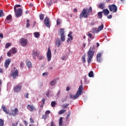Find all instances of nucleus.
<instances>
[{"label":"nucleus","mask_w":126,"mask_h":126,"mask_svg":"<svg viewBox=\"0 0 126 126\" xmlns=\"http://www.w3.org/2000/svg\"><path fill=\"white\" fill-rule=\"evenodd\" d=\"M83 85H80L75 95H73L72 94H70V98H72L73 99H76L79 97V96L81 95V94L83 93Z\"/></svg>","instance_id":"2"},{"label":"nucleus","mask_w":126,"mask_h":126,"mask_svg":"<svg viewBox=\"0 0 126 126\" xmlns=\"http://www.w3.org/2000/svg\"><path fill=\"white\" fill-rule=\"evenodd\" d=\"M101 54L100 53L97 54L96 58H101Z\"/></svg>","instance_id":"51"},{"label":"nucleus","mask_w":126,"mask_h":126,"mask_svg":"<svg viewBox=\"0 0 126 126\" xmlns=\"http://www.w3.org/2000/svg\"><path fill=\"white\" fill-rule=\"evenodd\" d=\"M47 75V73L44 72L42 74V76H44Z\"/></svg>","instance_id":"61"},{"label":"nucleus","mask_w":126,"mask_h":126,"mask_svg":"<svg viewBox=\"0 0 126 126\" xmlns=\"http://www.w3.org/2000/svg\"><path fill=\"white\" fill-rule=\"evenodd\" d=\"M93 48L90 47L87 52V62L88 63H91L94 55V52L93 51Z\"/></svg>","instance_id":"3"},{"label":"nucleus","mask_w":126,"mask_h":126,"mask_svg":"<svg viewBox=\"0 0 126 126\" xmlns=\"http://www.w3.org/2000/svg\"><path fill=\"white\" fill-rule=\"evenodd\" d=\"M92 11H93V9L91 6H90L89 8V9L88 8L83 9L82 10V12L80 13L79 15V18L80 19L83 17L87 18L89 16L90 13H92Z\"/></svg>","instance_id":"1"},{"label":"nucleus","mask_w":126,"mask_h":126,"mask_svg":"<svg viewBox=\"0 0 126 126\" xmlns=\"http://www.w3.org/2000/svg\"><path fill=\"white\" fill-rule=\"evenodd\" d=\"M88 36L90 38H92L93 39L94 38H93V35L92 34L90 33H89L88 34Z\"/></svg>","instance_id":"47"},{"label":"nucleus","mask_w":126,"mask_h":126,"mask_svg":"<svg viewBox=\"0 0 126 126\" xmlns=\"http://www.w3.org/2000/svg\"><path fill=\"white\" fill-rule=\"evenodd\" d=\"M56 80H53L50 82V85L51 86H54L56 85Z\"/></svg>","instance_id":"24"},{"label":"nucleus","mask_w":126,"mask_h":126,"mask_svg":"<svg viewBox=\"0 0 126 126\" xmlns=\"http://www.w3.org/2000/svg\"><path fill=\"white\" fill-rule=\"evenodd\" d=\"M39 19L40 20H43L44 18V15L43 14H40L39 16Z\"/></svg>","instance_id":"27"},{"label":"nucleus","mask_w":126,"mask_h":126,"mask_svg":"<svg viewBox=\"0 0 126 126\" xmlns=\"http://www.w3.org/2000/svg\"><path fill=\"white\" fill-rule=\"evenodd\" d=\"M49 95H50V94H49V92H48V93H46V96H47V97H49Z\"/></svg>","instance_id":"62"},{"label":"nucleus","mask_w":126,"mask_h":126,"mask_svg":"<svg viewBox=\"0 0 126 126\" xmlns=\"http://www.w3.org/2000/svg\"><path fill=\"white\" fill-rule=\"evenodd\" d=\"M22 88V86H20L19 85H17L14 86V92H15V93H20Z\"/></svg>","instance_id":"10"},{"label":"nucleus","mask_w":126,"mask_h":126,"mask_svg":"<svg viewBox=\"0 0 126 126\" xmlns=\"http://www.w3.org/2000/svg\"><path fill=\"white\" fill-rule=\"evenodd\" d=\"M30 20L28 19L27 20V27L29 28L30 26Z\"/></svg>","instance_id":"39"},{"label":"nucleus","mask_w":126,"mask_h":126,"mask_svg":"<svg viewBox=\"0 0 126 126\" xmlns=\"http://www.w3.org/2000/svg\"><path fill=\"white\" fill-rule=\"evenodd\" d=\"M4 16V13L2 10L0 11V17H3Z\"/></svg>","instance_id":"42"},{"label":"nucleus","mask_w":126,"mask_h":126,"mask_svg":"<svg viewBox=\"0 0 126 126\" xmlns=\"http://www.w3.org/2000/svg\"><path fill=\"white\" fill-rule=\"evenodd\" d=\"M30 121L32 123H34V120L32 119V118H31V119H30Z\"/></svg>","instance_id":"52"},{"label":"nucleus","mask_w":126,"mask_h":126,"mask_svg":"<svg viewBox=\"0 0 126 126\" xmlns=\"http://www.w3.org/2000/svg\"><path fill=\"white\" fill-rule=\"evenodd\" d=\"M96 61L98 63H101L102 59L101 57H96Z\"/></svg>","instance_id":"40"},{"label":"nucleus","mask_w":126,"mask_h":126,"mask_svg":"<svg viewBox=\"0 0 126 126\" xmlns=\"http://www.w3.org/2000/svg\"><path fill=\"white\" fill-rule=\"evenodd\" d=\"M59 125L60 126H63V117H60L59 119Z\"/></svg>","instance_id":"23"},{"label":"nucleus","mask_w":126,"mask_h":126,"mask_svg":"<svg viewBox=\"0 0 126 126\" xmlns=\"http://www.w3.org/2000/svg\"><path fill=\"white\" fill-rule=\"evenodd\" d=\"M102 12L104 14L105 16H107L110 13V11L107 9H103Z\"/></svg>","instance_id":"17"},{"label":"nucleus","mask_w":126,"mask_h":126,"mask_svg":"<svg viewBox=\"0 0 126 126\" xmlns=\"http://www.w3.org/2000/svg\"><path fill=\"white\" fill-rule=\"evenodd\" d=\"M24 63L23 62H21V63L20 64V66H21V68H24Z\"/></svg>","instance_id":"44"},{"label":"nucleus","mask_w":126,"mask_h":126,"mask_svg":"<svg viewBox=\"0 0 126 126\" xmlns=\"http://www.w3.org/2000/svg\"><path fill=\"white\" fill-rule=\"evenodd\" d=\"M2 109L3 110V111L6 113V114H10V113H8V111H7V109L4 106V105H2Z\"/></svg>","instance_id":"18"},{"label":"nucleus","mask_w":126,"mask_h":126,"mask_svg":"<svg viewBox=\"0 0 126 126\" xmlns=\"http://www.w3.org/2000/svg\"><path fill=\"white\" fill-rule=\"evenodd\" d=\"M14 11H15V15H16V17H21L23 14V10L22 8H19L16 10V8L14 7Z\"/></svg>","instance_id":"5"},{"label":"nucleus","mask_w":126,"mask_h":126,"mask_svg":"<svg viewBox=\"0 0 126 126\" xmlns=\"http://www.w3.org/2000/svg\"><path fill=\"white\" fill-rule=\"evenodd\" d=\"M109 11L115 13L117 11L118 8L115 4H111L108 6Z\"/></svg>","instance_id":"6"},{"label":"nucleus","mask_w":126,"mask_h":126,"mask_svg":"<svg viewBox=\"0 0 126 126\" xmlns=\"http://www.w3.org/2000/svg\"><path fill=\"white\" fill-rule=\"evenodd\" d=\"M56 105V102L55 101H52L51 103V106L52 107H55Z\"/></svg>","instance_id":"33"},{"label":"nucleus","mask_w":126,"mask_h":126,"mask_svg":"<svg viewBox=\"0 0 126 126\" xmlns=\"http://www.w3.org/2000/svg\"><path fill=\"white\" fill-rule=\"evenodd\" d=\"M45 98H42V99H41V102H42V105H44V104H45Z\"/></svg>","instance_id":"46"},{"label":"nucleus","mask_w":126,"mask_h":126,"mask_svg":"<svg viewBox=\"0 0 126 126\" xmlns=\"http://www.w3.org/2000/svg\"><path fill=\"white\" fill-rule=\"evenodd\" d=\"M0 37L2 38L3 37V35L2 33H0Z\"/></svg>","instance_id":"60"},{"label":"nucleus","mask_w":126,"mask_h":126,"mask_svg":"<svg viewBox=\"0 0 126 126\" xmlns=\"http://www.w3.org/2000/svg\"><path fill=\"white\" fill-rule=\"evenodd\" d=\"M24 124H25V125H26V126H28V123L26 120L24 121Z\"/></svg>","instance_id":"54"},{"label":"nucleus","mask_w":126,"mask_h":126,"mask_svg":"<svg viewBox=\"0 0 126 126\" xmlns=\"http://www.w3.org/2000/svg\"><path fill=\"white\" fill-rule=\"evenodd\" d=\"M12 17L11 15H9L7 16V17H6L5 21H6L7 20H10L12 19Z\"/></svg>","instance_id":"30"},{"label":"nucleus","mask_w":126,"mask_h":126,"mask_svg":"<svg viewBox=\"0 0 126 126\" xmlns=\"http://www.w3.org/2000/svg\"><path fill=\"white\" fill-rule=\"evenodd\" d=\"M19 111L17 108H15L14 110H12V114H10L9 115H12L14 117L18 115Z\"/></svg>","instance_id":"13"},{"label":"nucleus","mask_w":126,"mask_h":126,"mask_svg":"<svg viewBox=\"0 0 126 126\" xmlns=\"http://www.w3.org/2000/svg\"><path fill=\"white\" fill-rule=\"evenodd\" d=\"M61 40L62 42H64L65 40V35H61Z\"/></svg>","instance_id":"29"},{"label":"nucleus","mask_w":126,"mask_h":126,"mask_svg":"<svg viewBox=\"0 0 126 126\" xmlns=\"http://www.w3.org/2000/svg\"><path fill=\"white\" fill-rule=\"evenodd\" d=\"M104 28V25L102 24L101 26H98V29L97 30V32L102 31Z\"/></svg>","instance_id":"20"},{"label":"nucleus","mask_w":126,"mask_h":126,"mask_svg":"<svg viewBox=\"0 0 126 126\" xmlns=\"http://www.w3.org/2000/svg\"><path fill=\"white\" fill-rule=\"evenodd\" d=\"M62 22V20L61 19H58L57 20V25H60Z\"/></svg>","instance_id":"41"},{"label":"nucleus","mask_w":126,"mask_h":126,"mask_svg":"<svg viewBox=\"0 0 126 126\" xmlns=\"http://www.w3.org/2000/svg\"><path fill=\"white\" fill-rule=\"evenodd\" d=\"M61 60L62 61H66L67 60V58L65 56H63L61 57Z\"/></svg>","instance_id":"45"},{"label":"nucleus","mask_w":126,"mask_h":126,"mask_svg":"<svg viewBox=\"0 0 126 126\" xmlns=\"http://www.w3.org/2000/svg\"><path fill=\"white\" fill-rule=\"evenodd\" d=\"M55 126V124H54L53 121H52V122H51V126Z\"/></svg>","instance_id":"57"},{"label":"nucleus","mask_w":126,"mask_h":126,"mask_svg":"<svg viewBox=\"0 0 126 126\" xmlns=\"http://www.w3.org/2000/svg\"><path fill=\"white\" fill-rule=\"evenodd\" d=\"M21 5L18 4V5H15V6H14V7L16 8V7H21Z\"/></svg>","instance_id":"53"},{"label":"nucleus","mask_w":126,"mask_h":126,"mask_svg":"<svg viewBox=\"0 0 126 126\" xmlns=\"http://www.w3.org/2000/svg\"><path fill=\"white\" fill-rule=\"evenodd\" d=\"M64 29H62V28H61L60 29V34H59V35H64Z\"/></svg>","instance_id":"19"},{"label":"nucleus","mask_w":126,"mask_h":126,"mask_svg":"<svg viewBox=\"0 0 126 126\" xmlns=\"http://www.w3.org/2000/svg\"><path fill=\"white\" fill-rule=\"evenodd\" d=\"M44 23L47 27L50 28L51 24H50V19L48 17H46L45 18Z\"/></svg>","instance_id":"11"},{"label":"nucleus","mask_w":126,"mask_h":126,"mask_svg":"<svg viewBox=\"0 0 126 126\" xmlns=\"http://www.w3.org/2000/svg\"><path fill=\"white\" fill-rule=\"evenodd\" d=\"M112 18V15H108L107 16L108 19H111Z\"/></svg>","instance_id":"56"},{"label":"nucleus","mask_w":126,"mask_h":126,"mask_svg":"<svg viewBox=\"0 0 126 126\" xmlns=\"http://www.w3.org/2000/svg\"><path fill=\"white\" fill-rule=\"evenodd\" d=\"M28 40L27 39L22 38L20 39V44L23 47H25L28 44Z\"/></svg>","instance_id":"8"},{"label":"nucleus","mask_w":126,"mask_h":126,"mask_svg":"<svg viewBox=\"0 0 126 126\" xmlns=\"http://www.w3.org/2000/svg\"><path fill=\"white\" fill-rule=\"evenodd\" d=\"M51 2H47V5L48 6H50L51 5Z\"/></svg>","instance_id":"58"},{"label":"nucleus","mask_w":126,"mask_h":126,"mask_svg":"<svg viewBox=\"0 0 126 126\" xmlns=\"http://www.w3.org/2000/svg\"><path fill=\"white\" fill-rule=\"evenodd\" d=\"M10 75L13 77V79L15 80L16 78V77L19 76L18 70L17 69L14 71H11V74H10Z\"/></svg>","instance_id":"7"},{"label":"nucleus","mask_w":126,"mask_h":126,"mask_svg":"<svg viewBox=\"0 0 126 126\" xmlns=\"http://www.w3.org/2000/svg\"><path fill=\"white\" fill-rule=\"evenodd\" d=\"M27 66L29 67V68H31L32 67V62L30 61H29L27 63Z\"/></svg>","instance_id":"25"},{"label":"nucleus","mask_w":126,"mask_h":126,"mask_svg":"<svg viewBox=\"0 0 126 126\" xmlns=\"http://www.w3.org/2000/svg\"><path fill=\"white\" fill-rule=\"evenodd\" d=\"M98 18L101 19L102 18V12H99L97 13Z\"/></svg>","instance_id":"28"},{"label":"nucleus","mask_w":126,"mask_h":126,"mask_svg":"<svg viewBox=\"0 0 126 126\" xmlns=\"http://www.w3.org/2000/svg\"><path fill=\"white\" fill-rule=\"evenodd\" d=\"M4 126V122L3 120L1 119H0V126Z\"/></svg>","instance_id":"37"},{"label":"nucleus","mask_w":126,"mask_h":126,"mask_svg":"<svg viewBox=\"0 0 126 126\" xmlns=\"http://www.w3.org/2000/svg\"><path fill=\"white\" fill-rule=\"evenodd\" d=\"M69 106V104H66V105H63L62 108L63 109L67 108V107Z\"/></svg>","instance_id":"36"},{"label":"nucleus","mask_w":126,"mask_h":126,"mask_svg":"<svg viewBox=\"0 0 126 126\" xmlns=\"http://www.w3.org/2000/svg\"><path fill=\"white\" fill-rule=\"evenodd\" d=\"M66 111V110H61L59 112V115H62L63 113H64V112H65Z\"/></svg>","instance_id":"32"},{"label":"nucleus","mask_w":126,"mask_h":126,"mask_svg":"<svg viewBox=\"0 0 126 126\" xmlns=\"http://www.w3.org/2000/svg\"><path fill=\"white\" fill-rule=\"evenodd\" d=\"M11 53H12V52H10V50L9 52H8L7 53V56H8V57H11Z\"/></svg>","instance_id":"43"},{"label":"nucleus","mask_w":126,"mask_h":126,"mask_svg":"<svg viewBox=\"0 0 126 126\" xmlns=\"http://www.w3.org/2000/svg\"><path fill=\"white\" fill-rule=\"evenodd\" d=\"M70 91V88L69 87H67L66 88V92H69Z\"/></svg>","instance_id":"55"},{"label":"nucleus","mask_w":126,"mask_h":126,"mask_svg":"<svg viewBox=\"0 0 126 126\" xmlns=\"http://www.w3.org/2000/svg\"><path fill=\"white\" fill-rule=\"evenodd\" d=\"M48 118H49V115L46 114L42 115V119L44 120H46Z\"/></svg>","instance_id":"34"},{"label":"nucleus","mask_w":126,"mask_h":126,"mask_svg":"<svg viewBox=\"0 0 126 126\" xmlns=\"http://www.w3.org/2000/svg\"><path fill=\"white\" fill-rule=\"evenodd\" d=\"M72 34V32H69V34H68L67 36L69 38H68L67 40V43H69V41H70V40L73 39L72 35H71Z\"/></svg>","instance_id":"16"},{"label":"nucleus","mask_w":126,"mask_h":126,"mask_svg":"<svg viewBox=\"0 0 126 126\" xmlns=\"http://www.w3.org/2000/svg\"><path fill=\"white\" fill-rule=\"evenodd\" d=\"M10 52H11V53H13V54H16L17 50L16 48H13L11 49V50H10Z\"/></svg>","instance_id":"21"},{"label":"nucleus","mask_w":126,"mask_h":126,"mask_svg":"<svg viewBox=\"0 0 126 126\" xmlns=\"http://www.w3.org/2000/svg\"><path fill=\"white\" fill-rule=\"evenodd\" d=\"M28 110L30 112H33L36 110L35 106L33 104H28Z\"/></svg>","instance_id":"12"},{"label":"nucleus","mask_w":126,"mask_h":126,"mask_svg":"<svg viewBox=\"0 0 126 126\" xmlns=\"http://www.w3.org/2000/svg\"><path fill=\"white\" fill-rule=\"evenodd\" d=\"M0 73H3V70L2 69H0Z\"/></svg>","instance_id":"63"},{"label":"nucleus","mask_w":126,"mask_h":126,"mask_svg":"<svg viewBox=\"0 0 126 126\" xmlns=\"http://www.w3.org/2000/svg\"><path fill=\"white\" fill-rule=\"evenodd\" d=\"M29 93H27V94H25V98H29Z\"/></svg>","instance_id":"49"},{"label":"nucleus","mask_w":126,"mask_h":126,"mask_svg":"<svg viewBox=\"0 0 126 126\" xmlns=\"http://www.w3.org/2000/svg\"><path fill=\"white\" fill-rule=\"evenodd\" d=\"M88 76L90 78H94V74L93 71H90V72L88 74Z\"/></svg>","instance_id":"22"},{"label":"nucleus","mask_w":126,"mask_h":126,"mask_svg":"<svg viewBox=\"0 0 126 126\" xmlns=\"http://www.w3.org/2000/svg\"><path fill=\"white\" fill-rule=\"evenodd\" d=\"M82 62H83V63H86V59L85 56L82 57Z\"/></svg>","instance_id":"38"},{"label":"nucleus","mask_w":126,"mask_h":126,"mask_svg":"<svg viewBox=\"0 0 126 126\" xmlns=\"http://www.w3.org/2000/svg\"><path fill=\"white\" fill-rule=\"evenodd\" d=\"M104 3H100L99 4V8L101 9H103L104 8Z\"/></svg>","instance_id":"31"},{"label":"nucleus","mask_w":126,"mask_h":126,"mask_svg":"<svg viewBox=\"0 0 126 126\" xmlns=\"http://www.w3.org/2000/svg\"><path fill=\"white\" fill-rule=\"evenodd\" d=\"M32 57L34 60H36V57H37L38 60L40 61L44 59V56L40 55V53L37 51L32 52Z\"/></svg>","instance_id":"4"},{"label":"nucleus","mask_w":126,"mask_h":126,"mask_svg":"<svg viewBox=\"0 0 126 126\" xmlns=\"http://www.w3.org/2000/svg\"><path fill=\"white\" fill-rule=\"evenodd\" d=\"M33 35H34V37L36 38H38L40 37V34L39 32H34V33H33Z\"/></svg>","instance_id":"26"},{"label":"nucleus","mask_w":126,"mask_h":126,"mask_svg":"<svg viewBox=\"0 0 126 126\" xmlns=\"http://www.w3.org/2000/svg\"><path fill=\"white\" fill-rule=\"evenodd\" d=\"M55 44L57 46V47H60L61 45V41L60 38H57L55 40Z\"/></svg>","instance_id":"14"},{"label":"nucleus","mask_w":126,"mask_h":126,"mask_svg":"<svg viewBox=\"0 0 126 126\" xmlns=\"http://www.w3.org/2000/svg\"><path fill=\"white\" fill-rule=\"evenodd\" d=\"M33 5V4L32 3H31L30 4V6H32Z\"/></svg>","instance_id":"64"},{"label":"nucleus","mask_w":126,"mask_h":126,"mask_svg":"<svg viewBox=\"0 0 126 126\" xmlns=\"http://www.w3.org/2000/svg\"><path fill=\"white\" fill-rule=\"evenodd\" d=\"M71 115V111H69L68 113L67 114V119H68Z\"/></svg>","instance_id":"50"},{"label":"nucleus","mask_w":126,"mask_h":126,"mask_svg":"<svg viewBox=\"0 0 126 126\" xmlns=\"http://www.w3.org/2000/svg\"><path fill=\"white\" fill-rule=\"evenodd\" d=\"M11 45V44L10 43H6V45L5 46V49H8V48H9Z\"/></svg>","instance_id":"35"},{"label":"nucleus","mask_w":126,"mask_h":126,"mask_svg":"<svg viewBox=\"0 0 126 126\" xmlns=\"http://www.w3.org/2000/svg\"><path fill=\"white\" fill-rule=\"evenodd\" d=\"M11 62V59H8L5 61L4 66L5 67H8Z\"/></svg>","instance_id":"15"},{"label":"nucleus","mask_w":126,"mask_h":126,"mask_svg":"<svg viewBox=\"0 0 126 126\" xmlns=\"http://www.w3.org/2000/svg\"><path fill=\"white\" fill-rule=\"evenodd\" d=\"M50 113H51V112H50V110H47V111H46L45 112V114L46 115H49V114H50Z\"/></svg>","instance_id":"48"},{"label":"nucleus","mask_w":126,"mask_h":126,"mask_svg":"<svg viewBox=\"0 0 126 126\" xmlns=\"http://www.w3.org/2000/svg\"><path fill=\"white\" fill-rule=\"evenodd\" d=\"M73 11L74 12H77L78 11L77 9L76 8H74Z\"/></svg>","instance_id":"59"},{"label":"nucleus","mask_w":126,"mask_h":126,"mask_svg":"<svg viewBox=\"0 0 126 126\" xmlns=\"http://www.w3.org/2000/svg\"><path fill=\"white\" fill-rule=\"evenodd\" d=\"M46 57L47 58L48 62H50L52 58V53L50 47H48L47 52L46 53Z\"/></svg>","instance_id":"9"}]
</instances>
